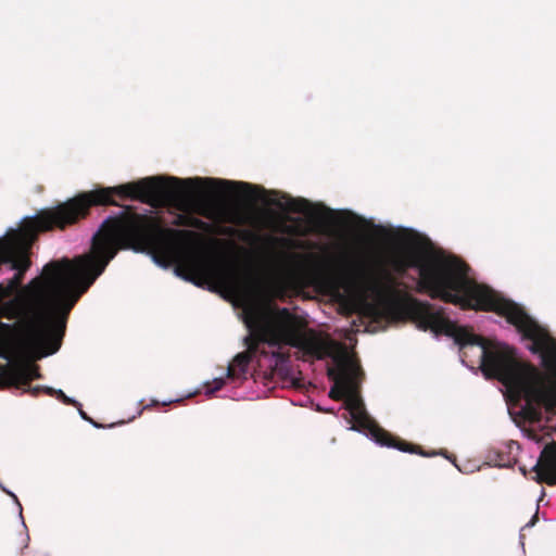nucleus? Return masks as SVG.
<instances>
[{
	"label": "nucleus",
	"instance_id": "22",
	"mask_svg": "<svg viewBox=\"0 0 556 556\" xmlns=\"http://www.w3.org/2000/svg\"><path fill=\"white\" fill-rule=\"evenodd\" d=\"M152 405H159L157 401H152Z\"/></svg>",
	"mask_w": 556,
	"mask_h": 556
},
{
	"label": "nucleus",
	"instance_id": "19",
	"mask_svg": "<svg viewBox=\"0 0 556 556\" xmlns=\"http://www.w3.org/2000/svg\"><path fill=\"white\" fill-rule=\"evenodd\" d=\"M538 520V515L535 514L532 519L527 523V527H532Z\"/></svg>",
	"mask_w": 556,
	"mask_h": 556
},
{
	"label": "nucleus",
	"instance_id": "1",
	"mask_svg": "<svg viewBox=\"0 0 556 556\" xmlns=\"http://www.w3.org/2000/svg\"><path fill=\"white\" fill-rule=\"evenodd\" d=\"M350 282L371 292L386 316L392 319L409 318L421 330L453 338L463 358L467 357L468 350L477 349L483 375L498 380L515 400H525L519 410L525 421L540 424L543 419L542 408L548 415L546 422L556 415V339L519 304L508 300L497 315L505 317L525 339L532 342L529 350L540 355L544 371L520 358L515 348L475 334L467 327L447 318L443 307L434 309L429 302L401 291L400 282L386 268L380 267L374 273L364 264H358L350 270Z\"/></svg>",
	"mask_w": 556,
	"mask_h": 556
},
{
	"label": "nucleus",
	"instance_id": "11",
	"mask_svg": "<svg viewBox=\"0 0 556 556\" xmlns=\"http://www.w3.org/2000/svg\"><path fill=\"white\" fill-rule=\"evenodd\" d=\"M556 431V426H555ZM535 476L532 478L538 483H546L547 485H556V442L546 444L536 462L532 467Z\"/></svg>",
	"mask_w": 556,
	"mask_h": 556
},
{
	"label": "nucleus",
	"instance_id": "10",
	"mask_svg": "<svg viewBox=\"0 0 556 556\" xmlns=\"http://www.w3.org/2000/svg\"><path fill=\"white\" fill-rule=\"evenodd\" d=\"M40 378L39 366L33 363H26L0 376V389L14 387L21 389L24 393H29V388H33L30 382Z\"/></svg>",
	"mask_w": 556,
	"mask_h": 556
},
{
	"label": "nucleus",
	"instance_id": "15",
	"mask_svg": "<svg viewBox=\"0 0 556 556\" xmlns=\"http://www.w3.org/2000/svg\"><path fill=\"white\" fill-rule=\"evenodd\" d=\"M56 397L66 405H78V403L75 400L68 397L62 390L56 391Z\"/></svg>",
	"mask_w": 556,
	"mask_h": 556
},
{
	"label": "nucleus",
	"instance_id": "12",
	"mask_svg": "<svg viewBox=\"0 0 556 556\" xmlns=\"http://www.w3.org/2000/svg\"><path fill=\"white\" fill-rule=\"evenodd\" d=\"M271 244H279L283 248H302V242L285 238V237H267L266 239Z\"/></svg>",
	"mask_w": 556,
	"mask_h": 556
},
{
	"label": "nucleus",
	"instance_id": "4",
	"mask_svg": "<svg viewBox=\"0 0 556 556\" xmlns=\"http://www.w3.org/2000/svg\"><path fill=\"white\" fill-rule=\"evenodd\" d=\"M244 323L250 334L244 339L247 351L235 356L228 366L230 379H247L249 365L254 359L260 367L269 358L268 367L274 369L289 357L280 351L268 352L261 344L269 346L290 345L316 359H324L332 352L333 342L324 340L317 331L307 328L303 318L286 307L251 304L244 309Z\"/></svg>",
	"mask_w": 556,
	"mask_h": 556
},
{
	"label": "nucleus",
	"instance_id": "3",
	"mask_svg": "<svg viewBox=\"0 0 556 556\" xmlns=\"http://www.w3.org/2000/svg\"><path fill=\"white\" fill-rule=\"evenodd\" d=\"M104 189H111L110 202L93 203L92 206L118 205L114 197L138 200L150 205L168 203L186 213L177 215L174 220L176 226L184 227H188L189 222L187 219L189 218L190 212H195L208 219H217L239 226L244 225L247 223V216L238 208L224 205L217 206L205 200L197 199L210 197L208 193L214 192H233L244 198H253L258 190L257 187L249 182L229 181L211 177L186 179L177 177H147L138 181L115 187L98 188L93 191Z\"/></svg>",
	"mask_w": 556,
	"mask_h": 556
},
{
	"label": "nucleus",
	"instance_id": "16",
	"mask_svg": "<svg viewBox=\"0 0 556 556\" xmlns=\"http://www.w3.org/2000/svg\"><path fill=\"white\" fill-rule=\"evenodd\" d=\"M225 384V380L223 378L215 379L213 381V387L208 390V393H214L218 390H220Z\"/></svg>",
	"mask_w": 556,
	"mask_h": 556
},
{
	"label": "nucleus",
	"instance_id": "18",
	"mask_svg": "<svg viewBox=\"0 0 556 556\" xmlns=\"http://www.w3.org/2000/svg\"><path fill=\"white\" fill-rule=\"evenodd\" d=\"M242 235H243V236H242V239H244V240H248V239H250V238H252V239H258V238H260V237H258V236H256L255 233H253V232H251V231H247V230H245V231H243V232H242Z\"/></svg>",
	"mask_w": 556,
	"mask_h": 556
},
{
	"label": "nucleus",
	"instance_id": "13",
	"mask_svg": "<svg viewBox=\"0 0 556 556\" xmlns=\"http://www.w3.org/2000/svg\"><path fill=\"white\" fill-rule=\"evenodd\" d=\"M56 391L58 390H54L53 388H50V387H40V386H37V387H34V388H29V394L34 397H37L39 396L41 393H46L48 395H55L56 396Z\"/></svg>",
	"mask_w": 556,
	"mask_h": 556
},
{
	"label": "nucleus",
	"instance_id": "23",
	"mask_svg": "<svg viewBox=\"0 0 556 556\" xmlns=\"http://www.w3.org/2000/svg\"><path fill=\"white\" fill-rule=\"evenodd\" d=\"M521 471H522V473H523V475H526V473H527V471H526V469H525V468H521Z\"/></svg>",
	"mask_w": 556,
	"mask_h": 556
},
{
	"label": "nucleus",
	"instance_id": "5",
	"mask_svg": "<svg viewBox=\"0 0 556 556\" xmlns=\"http://www.w3.org/2000/svg\"><path fill=\"white\" fill-rule=\"evenodd\" d=\"M391 266L400 275H404L409 268H417L418 292L464 311L498 314L508 301L490 287L470 278V268L465 262L433 251L430 242L426 247H413L406 253L392 257Z\"/></svg>",
	"mask_w": 556,
	"mask_h": 556
},
{
	"label": "nucleus",
	"instance_id": "17",
	"mask_svg": "<svg viewBox=\"0 0 556 556\" xmlns=\"http://www.w3.org/2000/svg\"><path fill=\"white\" fill-rule=\"evenodd\" d=\"M527 431V434L530 439L536 441V442H540L542 441V438L539 437L538 432L534 430V429H528L526 430Z\"/></svg>",
	"mask_w": 556,
	"mask_h": 556
},
{
	"label": "nucleus",
	"instance_id": "9",
	"mask_svg": "<svg viewBox=\"0 0 556 556\" xmlns=\"http://www.w3.org/2000/svg\"><path fill=\"white\" fill-rule=\"evenodd\" d=\"M285 208L291 213L306 215L319 231H324L334 219V211L323 204L315 205L304 198L288 197Z\"/></svg>",
	"mask_w": 556,
	"mask_h": 556
},
{
	"label": "nucleus",
	"instance_id": "21",
	"mask_svg": "<svg viewBox=\"0 0 556 556\" xmlns=\"http://www.w3.org/2000/svg\"><path fill=\"white\" fill-rule=\"evenodd\" d=\"M290 256L293 257V258H301L302 257V255H300V254H292Z\"/></svg>",
	"mask_w": 556,
	"mask_h": 556
},
{
	"label": "nucleus",
	"instance_id": "2",
	"mask_svg": "<svg viewBox=\"0 0 556 556\" xmlns=\"http://www.w3.org/2000/svg\"><path fill=\"white\" fill-rule=\"evenodd\" d=\"M190 235L164 228L157 217L138 214L131 206L108 217L93 236L89 253L46 264L41 275L25 287L29 302L23 321L26 346L39 357L59 351L71 311L119 249L149 251L156 261L176 262L181 240Z\"/></svg>",
	"mask_w": 556,
	"mask_h": 556
},
{
	"label": "nucleus",
	"instance_id": "6",
	"mask_svg": "<svg viewBox=\"0 0 556 556\" xmlns=\"http://www.w3.org/2000/svg\"><path fill=\"white\" fill-rule=\"evenodd\" d=\"M186 271L185 279L200 286L203 278L210 279L219 287L235 293L251 295L255 288V279L251 271H240L236 266L228 264H212L198 258H189L177 267V271Z\"/></svg>",
	"mask_w": 556,
	"mask_h": 556
},
{
	"label": "nucleus",
	"instance_id": "8",
	"mask_svg": "<svg viewBox=\"0 0 556 556\" xmlns=\"http://www.w3.org/2000/svg\"><path fill=\"white\" fill-rule=\"evenodd\" d=\"M324 340L333 342L332 352L330 356L336 362V367H328L327 376L333 381V386L329 391V396L332 400L341 401L353 390H355V382L362 379L364 372L359 364L353 361L343 349L336 341L328 337H323Z\"/></svg>",
	"mask_w": 556,
	"mask_h": 556
},
{
	"label": "nucleus",
	"instance_id": "20",
	"mask_svg": "<svg viewBox=\"0 0 556 556\" xmlns=\"http://www.w3.org/2000/svg\"><path fill=\"white\" fill-rule=\"evenodd\" d=\"M80 415L85 420H90V418L86 415L85 412L80 410Z\"/></svg>",
	"mask_w": 556,
	"mask_h": 556
},
{
	"label": "nucleus",
	"instance_id": "7",
	"mask_svg": "<svg viewBox=\"0 0 556 556\" xmlns=\"http://www.w3.org/2000/svg\"><path fill=\"white\" fill-rule=\"evenodd\" d=\"M361 379L355 382V390L349 393L344 399L345 408L350 412L354 421L352 430H367L370 437L381 446L393 447L401 452L419 454L428 456L421 446L406 442L399 437H394L389 431L381 428L366 412L365 405L359 397Z\"/></svg>",
	"mask_w": 556,
	"mask_h": 556
},
{
	"label": "nucleus",
	"instance_id": "14",
	"mask_svg": "<svg viewBox=\"0 0 556 556\" xmlns=\"http://www.w3.org/2000/svg\"><path fill=\"white\" fill-rule=\"evenodd\" d=\"M189 223H188V227H191V228H197V229H204L206 224L201 220L200 218L193 216V215H189V218L187 219Z\"/></svg>",
	"mask_w": 556,
	"mask_h": 556
}]
</instances>
